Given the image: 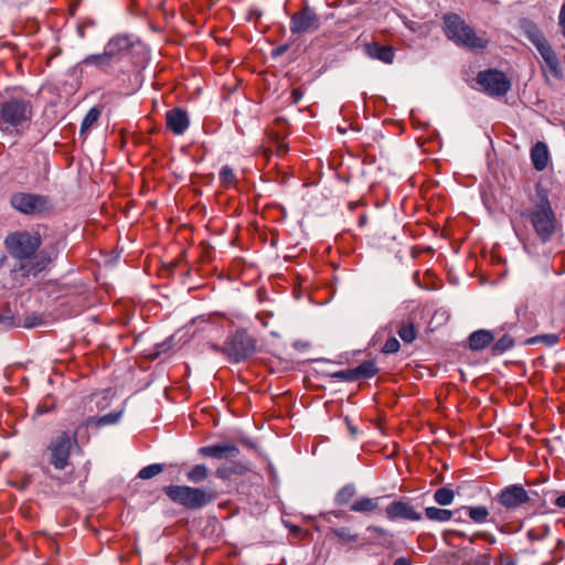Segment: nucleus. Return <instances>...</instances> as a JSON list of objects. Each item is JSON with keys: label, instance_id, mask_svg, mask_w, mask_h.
Listing matches in <instances>:
<instances>
[{"label": "nucleus", "instance_id": "obj_1", "mask_svg": "<svg viewBox=\"0 0 565 565\" xmlns=\"http://www.w3.org/2000/svg\"><path fill=\"white\" fill-rule=\"evenodd\" d=\"M4 247L14 260L10 270L12 280L25 285L30 278H35L45 271L57 253L41 249L43 239L38 231L20 230L9 233L4 238Z\"/></svg>", "mask_w": 565, "mask_h": 565}, {"label": "nucleus", "instance_id": "obj_2", "mask_svg": "<svg viewBox=\"0 0 565 565\" xmlns=\"http://www.w3.org/2000/svg\"><path fill=\"white\" fill-rule=\"evenodd\" d=\"M532 225L537 238L542 243L551 241L556 232L557 220L551 206L547 192L539 186L532 199V204L522 213Z\"/></svg>", "mask_w": 565, "mask_h": 565}, {"label": "nucleus", "instance_id": "obj_3", "mask_svg": "<svg viewBox=\"0 0 565 565\" xmlns=\"http://www.w3.org/2000/svg\"><path fill=\"white\" fill-rule=\"evenodd\" d=\"M33 114L29 99L10 97L0 102V131L8 136H21L31 127Z\"/></svg>", "mask_w": 565, "mask_h": 565}, {"label": "nucleus", "instance_id": "obj_4", "mask_svg": "<svg viewBox=\"0 0 565 565\" xmlns=\"http://www.w3.org/2000/svg\"><path fill=\"white\" fill-rule=\"evenodd\" d=\"M444 20L445 32L448 39L470 50H483L487 47L488 40L478 36L458 14H447Z\"/></svg>", "mask_w": 565, "mask_h": 565}, {"label": "nucleus", "instance_id": "obj_5", "mask_svg": "<svg viewBox=\"0 0 565 565\" xmlns=\"http://www.w3.org/2000/svg\"><path fill=\"white\" fill-rule=\"evenodd\" d=\"M163 491L174 503L192 510L201 509L215 500L212 491L189 486H168Z\"/></svg>", "mask_w": 565, "mask_h": 565}, {"label": "nucleus", "instance_id": "obj_6", "mask_svg": "<svg viewBox=\"0 0 565 565\" xmlns=\"http://www.w3.org/2000/svg\"><path fill=\"white\" fill-rule=\"evenodd\" d=\"M82 426L70 435L67 431H57L51 439L46 452L49 462L57 470H64L68 466L70 455L73 446L77 445V434Z\"/></svg>", "mask_w": 565, "mask_h": 565}, {"label": "nucleus", "instance_id": "obj_7", "mask_svg": "<svg viewBox=\"0 0 565 565\" xmlns=\"http://www.w3.org/2000/svg\"><path fill=\"white\" fill-rule=\"evenodd\" d=\"M11 206L25 215L42 214L52 207L46 195L26 192H15L10 198Z\"/></svg>", "mask_w": 565, "mask_h": 565}, {"label": "nucleus", "instance_id": "obj_8", "mask_svg": "<svg viewBox=\"0 0 565 565\" xmlns=\"http://www.w3.org/2000/svg\"><path fill=\"white\" fill-rule=\"evenodd\" d=\"M255 351L254 340L244 331H237L228 338L222 349V353L231 362H241L250 356Z\"/></svg>", "mask_w": 565, "mask_h": 565}, {"label": "nucleus", "instance_id": "obj_9", "mask_svg": "<svg viewBox=\"0 0 565 565\" xmlns=\"http://www.w3.org/2000/svg\"><path fill=\"white\" fill-rule=\"evenodd\" d=\"M477 83L490 96H503L511 87V83L505 74L498 70L480 72L477 76Z\"/></svg>", "mask_w": 565, "mask_h": 565}, {"label": "nucleus", "instance_id": "obj_10", "mask_svg": "<svg viewBox=\"0 0 565 565\" xmlns=\"http://www.w3.org/2000/svg\"><path fill=\"white\" fill-rule=\"evenodd\" d=\"M320 17L316 11L306 6L290 17V32L292 34L313 33L320 29Z\"/></svg>", "mask_w": 565, "mask_h": 565}, {"label": "nucleus", "instance_id": "obj_11", "mask_svg": "<svg viewBox=\"0 0 565 565\" xmlns=\"http://www.w3.org/2000/svg\"><path fill=\"white\" fill-rule=\"evenodd\" d=\"M497 502L508 511L516 510L527 503L531 498L521 484L503 488L495 497Z\"/></svg>", "mask_w": 565, "mask_h": 565}, {"label": "nucleus", "instance_id": "obj_12", "mask_svg": "<svg viewBox=\"0 0 565 565\" xmlns=\"http://www.w3.org/2000/svg\"><path fill=\"white\" fill-rule=\"evenodd\" d=\"M134 45L132 39L126 34L114 35L105 45L106 52L117 62H119Z\"/></svg>", "mask_w": 565, "mask_h": 565}, {"label": "nucleus", "instance_id": "obj_13", "mask_svg": "<svg viewBox=\"0 0 565 565\" xmlns=\"http://www.w3.org/2000/svg\"><path fill=\"white\" fill-rule=\"evenodd\" d=\"M199 455L214 459L235 458L238 456V448L231 443L204 446L198 449Z\"/></svg>", "mask_w": 565, "mask_h": 565}, {"label": "nucleus", "instance_id": "obj_14", "mask_svg": "<svg viewBox=\"0 0 565 565\" xmlns=\"http://www.w3.org/2000/svg\"><path fill=\"white\" fill-rule=\"evenodd\" d=\"M390 520L404 519L409 521L422 520V514L416 512L412 505L402 501H394L385 509Z\"/></svg>", "mask_w": 565, "mask_h": 565}, {"label": "nucleus", "instance_id": "obj_15", "mask_svg": "<svg viewBox=\"0 0 565 565\" xmlns=\"http://www.w3.org/2000/svg\"><path fill=\"white\" fill-rule=\"evenodd\" d=\"M167 127L174 135H182L188 129L190 120L185 110L181 108H173L166 114Z\"/></svg>", "mask_w": 565, "mask_h": 565}, {"label": "nucleus", "instance_id": "obj_16", "mask_svg": "<svg viewBox=\"0 0 565 565\" xmlns=\"http://www.w3.org/2000/svg\"><path fill=\"white\" fill-rule=\"evenodd\" d=\"M536 50L544 61V71H548L552 76L559 78L562 76V70L559 67L557 55L550 43L546 41L537 46Z\"/></svg>", "mask_w": 565, "mask_h": 565}, {"label": "nucleus", "instance_id": "obj_17", "mask_svg": "<svg viewBox=\"0 0 565 565\" xmlns=\"http://www.w3.org/2000/svg\"><path fill=\"white\" fill-rule=\"evenodd\" d=\"M364 52L371 58L379 60L386 64H391L395 55L391 46L381 45L377 42L366 43L364 45Z\"/></svg>", "mask_w": 565, "mask_h": 565}, {"label": "nucleus", "instance_id": "obj_18", "mask_svg": "<svg viewBox=\"0 0 565 565\" xmlns=\"http://www.w3.org/2000/svg\"><path fill=\"white\" fill-rule=\"evenodd\" d=\"M531 160L537 171H543L548 163L550 152L546 143L539 141L531 149Z\"/></svg>", "mask_w": 565, "mask_h": 565}, {"label": "nucleus", "instance_id": "obj_19", "mask_svg": "<svg viewBox=\"0 0 565 565\" xmlns=\"http://www.w3.org/2000/svg\"><path fill=\"white\" fill-rule=\"evenodd\" d=\"M115 63L116 61L106 52L105 49L103 53L87 55L81 62L83 65H93L104 72L108 71Z\"/></svg>", "mask_w": 565, "mask_h": 565}, {"label": "nucleus", "instance_id": "obj_20", "mask_svg": "<svg viewBox=\"0 0 565 565\" xmlns=\"http://www.w3.org/2000/svg\"><path fill=\"white\" fill-rule=\"evenodd\" d=\"M122 411L111 412L100 417L90 416L81 425L82 427H96L100 428L108 425H114L119 422Z\"/></svg>", "mask_w": 565, "mask_h": 565}, {"label": "nucleus", "instance_id": "obj_21", "mask_svg": "<svg viewBox=\"0 0 565 565\" xmlns=\"http://www.w3.org/2000/svg\"><path fill=\"white\" fill-rule=\"evenodd\" d=\"M493 339V334L488 330L475 331L469 337V348L473 351L482 350L487 348Z\"/></svg>", "mask_w": 565, "mask_h": 565}, {"label": "nucleus", "instance_id": "obj_22", "mask_svg": "<svg viewBox=\"0 0 565 565\" xmlns=\"http://www.w3.org/2000/svg\"><path fill=\"white\" fill-rule=\"evenodd\" d=\"M380 498L361 497L350 507L352 512L371 513L379 508Z\"/></svg>", "mask_w": 565, "mask_h": 565}, {"label": "nucleus", "instance_id": "obj_23", "mask_svg": "<svg viewBox=\"0 0 565 565\" xmlns=\"http://www.w3.org/2000/svg\"><path fill=\"white\" fill-rule=\"evenodd\" d=\"M522 28L525 36L532 42V44L535 47L540 46L541 44L547 41L535 23L531 21H524L522 23Z\"/></svg>", "mask_w": 565, "mask_h": 565}, {"label": "nucleus", "instance_id": "obj_24", "mask_svg": "<svg viewBox=\"0 0 565 565\" xmlns=\"http://www.w3.org/2000/svg\"><path fill=\"white\" fill-rule=\"evenodd\" d=\"M452 515L454 512L447 509L436 507H428L425 509V516L434 522H447L452 518Z\"/></svg>", "mask_w": 565, "mask_h": 565}, {"label": "nucleus", "instance_id": "obj_25", "mask_svg": "<svg viewBox=\"0 0 565 565\" xmlns=\"http://www.w3.org/2000/svg\"><path fill=\"white\" fill-rule=\"evenodd\" d=\"M379 372L376 363L372 360L362 362L359 366L354 367L356 381L361 379H370Z\"/></svg>", "mask_w": 565, "mask_h": 565}, {"label": "nucleus", "instance_id": "obj_26", "mask_svg": "<svg viewBox=\"0 0 565 565\" xmlns=\"http://www.w3.org/2000/svg\"><path fill=\"white\" fill-rule=\"evenodd\" d=\"M455 491L449 487L438 488L434 493V500L439 505H449L454 502Z\"/></svg>", "mask_w": 565, "mask_h": 565}, {"label": "nucleus", "instance_id": "obj_27", "mask_svg": "<svg viewBox=\"0 0 565 565\" xmlns=\"http://www.w3.org/2000/svg\"><path fill=\"white\" fill-rule=\"evenodd\" d=\"M355 493V487L353 484H347L337 492L334 501L338 505H345L353 499Z\"/></svg>", "mask_w": 565, "mask_h": 565}, {"label": "nucleus", "instance_id": "obj_28", "mask_svg": "<svg viewBox=\"0 0 565 565\" xmlns=\"http://www.w3.org/2000/svg\"><path fill=\"white\" fill-rule=\"evenodd\" d=\"M397 333L405 343H412L417 335L414 323L411 321H404L399 326Z\"/></svg>", "mask_w": 565, "mask_h": 565}, {"label": "nucleus", "instance_id": "obj_29", "mask_svg": "<svg viewBox=\"0 0 565 565\" xmlns=\"http://www.w3.org/2000/svg\"><path fill=\"white\" fill-rule=\"evenodd\" d=\"M209 476V469L205 465H195L186 472V478L190 482L199 483L204 481Z\"/></svg>", "mask_w": 565, "mask_h": 565}, {"label": "nucleus", "instance_id": "obj_30", "mask_svg": "<svg viewBox=\"0 0 565 565\" xmlns=\"http://www.w3.org/2000/svg\"><path fill=\"white\" fill-rule=\"evenodd\" d=\"M559 340L557 333L539 334L526 340V344L542 343L545 347H554Z\"/></svg>", "mask_w": 565, "mask_h": 565}, {"label": "nucleus", "instance_id": "obj_31", "mask_svg": "<svg viewBox=\"0 0 565 565\" xmlns=\"http://www.w3.org/2000/svg\"><path fill=\"white\" fill-rule=\"evenodd\" d=\"M468 515L476 523H484L489 518V510L487 507L478 505V507H468Z\"/></svg>", "mask_w": 565, "mask_h": 565}, {"label": "nucleus", "instance_id": "obj_32", "mask_svg": "<svg viewBox=\"0 0 565 565\" xmlns=\"http://www.w3.org/2000/svg\"><path fill=\"white\" fill-rule=\"evenodd\" d=\"M100 116V110L96 107L90 108L85 115L81 125V135L86 134L93 125L97 122Z\"/></svg>", "mask_w": 565, "mask_h": 565}, {"label": "nucleus", "instance_id": "obj_33", "mask_svg": "<svg viewBox=\"0 0 565 565\" xmlns=\"http://www.w3.org/2000/svg\"><path fill=\"white\" fill-rule=\"evenodd\" d=\"M220 182L224 188L234 186L237 182L236 175L233 169L228 166L222 167L218 173Z\"/></svg>", "mask_w": 565, "mask_h": 565}, {"label": "nucleus", "instance_id": "obj_34", "mask_svg": "<svg viewBox=\"0 0 565 565\" xmlns=\"http://www.w3.org/2000/svg\"><path fill=\"white\" fill-rule=\"evenodd\" d=\"M514 345L513 338L509 334L501 337L492 347L494 354H502Z\"/></svg>", "mask_w": 565, "mask_h": 565}, {"label": "nucleus", "instance_id": "obj_35", "mask_svg": "<svg viewBox=\"0 0 565 565\" xmlns=\"http://www.w3.org/2000/svg\"><path fill=\"white\" fill-rule=\"evenodd\" d=\"M162 471H163V466L162 465H160V463H152V465L143 467L138 472V477L140 479L147 480V479H151V478L158 476Z\"/></svg>", "mask_w": 565, "mask_h": 565}, {"label": "nucleus", "instance_id": "obj_36", "mask_svg": "<svg viewBox=\"0 0 565 565\" xmlns=\"http://www.w3.org/2000/svg\"><path fill=\"white\" fill-rule=\"evenodd\" d=\"M550 533V526L544 524L539 527H534L527 531V537L530 541H541L545 539Z\"/></svg>", "mask_w": 565, "mask_h": 565}, {"label": "nucleus", "instance_id": "obj_37", "mask_svg": "<svg viewBox=\"0 0 565 565\" xmlns=\"http://www.w3.org/2000/svg\"><path fill=\"white\" fill-rule=\"evenodd\" d=\"M331 534L341 542L349 543L356 541V535L351 534V531L348 527L332 529Z\"/></svg>", "mask_w": 565, "mask_h": 565}, {"label": "nucleus", "instance_id": "obj_38", "mask_svg": "<svg viewBox=\"0 0 565 565\" xmlns=\"http://www.w3.org/2000/svg\"><path fill=\"white\" fill-rule=\"evenodd\" d=\"M331 376L333 379H338V380L344 381V382H354V381H356L354 369H348V370L338 371V372L332 373Z\"/></svg>", "mask_w": 565, "mask_h": 565}, {"label": "nucleus", "instance_id": "obj_39", "mask_svg": "<svg viewBox=\"0 0 565 565\" xmlns=\"http://www.w3.org/2000/svg\"><path fill=\"white\" fill-rule=\"evenodd\" d=\"M399 342L396 338H390L386 340L382 351L386 354L396 353L399 350Z\"/></svg>", "mask_w": 565, "mask_h": 565}, {"label": "nucleus", "instance_id": "obj_40", "mask_svg": "<svg viewBox=\"0 0 565 565\" xmlns=\"http://www.w3.org/2000/svg\"><path fill=\"white\" fill-rule=\"evenodd\" d=\"M558 24H559L562 34L565 38V3L561 7V11H559V15H558Z\"/></svg>", "mask_w": 565, "mask_h": 565}, {"label": "nucleus", "instance_id": "obj_41", "mask_svg": "<svg viewBox=\"0 0 565 565\" xmlns=\"http://www.w3.org/2000/svg\"><path fill=\"white\" fill-rule=\"evenodd\" d=\"M554 503H555L558 508H561V509H565V493H563V494L558 495V497L555 499Z\"/></svg>", "mask_w": 565, "mask_h": 565}, {"label": "nucleus", "instance_id": "obj_42", "mask_svg": "<svg viewBox=\"0 0 565 565\" xmlns=\"http://www.w3.org/2000/svg\"><path fill=\"white\" fill-rule=\"evenodd\" d=\"M393 565H412V563L405 557H398Z\"/></svg>", "mask_w": 565, "mask_h": 565}, {"label": "nucleus", "instance_id": "obj_43", "mask_svg": "<svg viewBox=\"0 0 565 565\" xmlns=\"http://www.w3.org/2000/svg\"><path fill=\"white\" fill-rule=\"evenodd\" d=\"M343 514H344V512H343V511H332V512H329V513L326 515V518H327V520H328V521H330V516H331V515H333V516H335V518H342V516H343Z\"/></svg>", "mask_w": 565, "mask_h": 565}, {"label": "nucleus", "instance_id": "obj_44", "mask_svg": "<svg viewBox=\"0 0 565 565\" xmlns=\"http://www.w3.org/2000/svg\"><path fill=\"white\" fill-rule=\"evenodd\" d=\"M215 473L218 478L222 479L226 478L227 476L225 468H218Z\"/></svg>", "mask_w": 565, "mask_h": 565}, {"label": "nucleus", "instance_id": "obj_45", "mask_svg": "<svg viewBox=\"0 0 565 565\" xmlns=\"http://www.w3.org/2000/svg\"><path fill=\"white\" fill-rule=\"evenodd\" d=\"M291 95L295 103H298L301 98V93L298 89H294Z\"/></svg>", "mask_w": 565, "mask_h": 565}, {"label": "nucleus", "instance_id": "obj_46", "mask_svg": "<svg viewBox=\"0 0 565 565\" xmlns=\"http://www.w3.org/2000/svg\"><path fill=\"white\" fill-rule=\"evenodd\" d=\"M287 47H288L287 45H281V46L277 47L275 50V54H282L284 52L287 51Z\"/></svg>", "mask_w": 565, "mask_h": 565}, {"label": "nucleus", "instance_id": "obj_47", "mask_svg": "<svg viewBox=\"0 0 565 565\" xmlns=\"http://www.w3.org/2000/svg\"><path fill=\"white\" fill-rule=\"evenodd\" d=\"M367 531H372V532H374V531H375V532H377V533H382V534H384V533H385V531H384V530H382V529H380V527H375L374 525L369 526V527H367Z\"/></svg>", "mask_w": 565, "mask_h": 565}, {"label": "nucleus", "instance_id": "obj_48", "mask_svg": "<svg viewBox=\"0 0 565 565\" xmlns=\"http://www.w3.org/2000/svg\"><path fill=\"white\" fill-rule=\"evenodd\" d=\"M211 348H212L213 351L222 353L223 347H220L217 344H212Z\"/></svg>", "mask_w": 565, "mask_h": 565}, {"label": "nucleus", "instance_id": "obj_49", "mask_svg": "<svg viewBox=\"0 0 565 565\" xmlns=\"http://www.w3.org/2000/svg\"><path fill=\"white\" fill-rule=\"evenodd\" d=\"M286 151H287V147L285 145H280L278 148V153L281 154V153H285Z\"/></svg>", "mask_w": 565, "mask_h": 565}, {"label": "nucleus", "instance_id": "obj_50", "mask_svg": "<svg viewBox=\"0 0 565 565\" xmlns=\"http://www.w3.org/2000/svg\"><path fill=\"white\" fill-rule=\"evenodd\" d=\"M78 33H79L81 38H84V31H83V28L81 25L78 26Z\"/></svg>", "mask_w": 565, "mask_h": 565}]
</instances>
